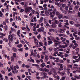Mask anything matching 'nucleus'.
I'll return each mask as SVG.
<instances>
[{
  "mask_svg": "<svg viewBox=\"0 0 80 80\" xmlns=\"http://www.w3.org/2000/svg\"><path fill=\"white\" fill-rule=\"evenodd\" d=\"M30 10H31V11L33 13L35 12V11L33 10V9H32V8L31 7L26 8H25L24 11L26 13H29V12H30Z\"/></svg>",
  "mask_w": 80,
  "mask_h": 80,
  "instance_id": "obj_1",
  "label": "nucleus"
},
{
  "mask_svg": "<svg viewBox=\"0 0 80 80\" xmlns=\"http://www.w3.org/2000/svg\"><path fill=\"white\" fill-rule=\"evenodd\" d=\"M15 35L14 34H12V35H10L8 36V39L9 42V43H8V44L10 45L11 42H13V36L15 37Z\"/></svg>",
  "mask_w": 80,
  "mask_h": 80,
  "instance_id": "obj_2",
  "label": "nucleus"
},
{
  "mask_svg": "<svg viewBox=\"0 0 80 80\" xmlns=\"http://www.w3.org/2000/svg\"><path fill=\"white\" fill-rule=\"evenodd\" d=\"M17 69H18V68H19V67H18V65H16V66H14V67L12 71L13 73L15 74L18 73V70H17Z\"/></svg>",
  "mask_w": 80,
  "mask_h": 80,
  "instance_id": "obj_3",
  "label": "nucleus"
},
{
  "mask_svg": "<svg viewBox=\"0 0 80 80\" xmlns=\"http://www.w3.org/2000/svg\"><path fill=\"white\" fill-rule=\"evenodd\" d=\"M56 11H57V9L55 8H54V10L53 12H50L49 15L51 16V17H54V15H55V12H56Z\"/></svg>",
  "mask_w": 80,
  "mask_h": 80,
  "instance_id": "obj_4",
  "label": "nucleus"
},
{
  "mask_svg": "<svg viewBox=\"0 0 80 80\" xmlns=\"http://www.w3.org/2000/svg\"><path fill=\"white\" fill-rule=\"evenodd\" d=\"M48 59H49V58L48 56L45 55V59H44L45 61L46 62H48Z\"/></svg>",
  "mask_w": 80,
  "mask_h": 80,
  "instance_id": "obj_5",
  "label": "nucleus"
},
{
  "mask_svg": "<svg viewBox=\"0 0 80 80\" xmlns=\"http://www.w3.org/2000/svg\"><path fill=\"white\" fill-rule=\"evenodd\" d=\"M34 43H35V44H37L36 45H38V41L37 39L34 38Z\"/></svg>",
  "mask_w": 80,
  "mask_h": 80,
  "instance_id": "obj_6",
  "label": "nucleus"
},
{
  "mask_svg": "<svg viewBox=\"0 0 80 80\" xmlns=\"http://www.w3.org/2000/svg\"><path fill=\"white\" fill-rule=\"evenodd\" d=\"M65 29L64 28L62 29L59 30V32L60 33H63V32H65Z\"/></svg>",
  "mask_w": 80,
  "mask_h": 80,
  "instance_id": "obj_7",
  "label": "nucleus"
},
{
  "mask_svg": "<svg viewBox=\"0 0 80 80\" xmlns=\"http://www.w3.org/2000/svg\"><path fill=\"white\" fill-rule=\"evenodd\" d=\"M63 14H60L58 16V18H59V19H61V18H63Z\"/></svg>",
  "mask_w": 80,
  "mask_h": 80,
  "instance_id": "obj_8",
  "label": "nucleus"
},
{
  "mask_svg": "<svg viewBox=\"0 0 80 80\" xmlns=\"http://www.w3.org/2000/svg\"><path fill=\"white\" fill-rule=\"evenodd\" d=\"M53 43V42L52 41H48V45H51V44H52Z\"/></svg>",
  "mask_w": 80,
  "mask_h": 80,
  "instance_id": "obj_9",
  "label": "nucleus"
},
{
  "mask_svg": "<svg viewBox=\"0 0 80 80\" xmlns=\"http://www.w3.org/2000/svg\"><path fill=\"white\" fill-rule=\"evenodd\" d=\"M58 65L59 66H60V68H62V70H63V64H60V63H58Z\"/></svg>",
  "mask_w": 80,
  "mask_h": 80,
  "instance_id": "obj_10",
  "label": "nucleus"
},
{
  "mask_svg": "<svg viewBox=\"0 0 80 80\" xmlns=\"http://www.w3.org/2000/svg\"><path fill=\"white\" fill-rule=\"evenodd\" d=\"M58 73H59V74L61 75V76H63L65 74V73L60 72V71H58Z\"/></svg>",
  "mask_w": 80,
  "mask_h": 80,
  "instance_id": "obj_11",
  "label": "nucleus"
},
{
  "mask_svg": "<svg viewBox=\"0 0 80 80\" xmlns=\"http://www.w3.org/2000/svg\"><path fill=\"white\" fill-rule=\"evenodd\" d=\"M74 45L75 46L73 47L72 48H73V49H75L77 47H78V44L77 43H74Z\"/></svg>",
  "mask_w": 80,
  "mask_h": 80,
  "instance_id": "obj_12",
  "label": "nucleus"
},
{
  "mask_svg": "<svg viewBox=\"0 0 80 80\" xmlns=\"http://www.w3.org/2000/svg\"><path fill=\"white\" fill-rule=\"evenodd\" d=\"M54 42H55V45H56V46L57 45H58V41H57L56 40H54Z\"/></svg>",
  "mask_w": 80,
  "mask_h": 80,
  "instance_id": "obj_13",
  "label": "nucleus"
},
{
  "mask_svg": "<svg viewBox=\"0 0 80 80\" xmlns=\"http://www.w3.org/2000/svg\"><path fill=\"white\" fill-rule=\"evenodd\" d=\"M67 72L68 73V75H70V71H69V70H70V69L67 68Z\"/></svg>",
  "mask_w": 80,
  "mask_h": 80,
  "instance_id": "obj_14",
  "label": "nucleus"
},
{
  "mask_svg": "<svg viewBox=\"0 0 80 80\" xmlns=\"http://www.w3.org/2000/svg\"><path fill=\"white\" fill-rule=\"evenodd\" d=\"M79 7V6H76L74 8L75 10H76V11H77V10H78Z\"/></svg>",
  "mask_w": 80,
  "mask_h": 80,
  "instance_id": "obj_15",
  "label": "nucleus"
},
{
  "mask_svg": "<svg viewBox=\"0 0 80 80\" xmlns=\"http://www.w3.org/2000/svg\"><path fill=\"white\" fill-rule=\"evenodd\" d=\"M51 27H52V28H55L57 27V25L55 24V23L52 24V25H51Z\"/></svg>",
  "mask_w": 80,
  "mask_h": 80,
  "instance_id": "obj_16",
  "label": "nucleus"
},
{
  "mask_svg": "<svg viewBox=\"0 0 80 80\" xmlns=\"http://www.w3.org/2000/svg\"><path fill=\"white\" fill-rule=\"evenodd\" d=\"M61 40H62V42H65V40H66V38H63V37H62L61 38Z\"/></svg>",
  "mask_w": 80,
  "mask_h": 80,
  "instance_id": "obj_17",
  "label": "nucleus"
},
{
  "mask_svg": "<svg viewBox=\"0 0 80 80\" xmlns=\"http://www.w3.org/2000/svg\"><path fill=\"white\" fill-rule=\"evenodd\" d=\"M20 30H18V31L17 32V34L18 35V37H20Z\"/></svg>",
  "mask_w": 80,
  "mask_h": 80,
  "instance_id": "obj_18",
  "label": "nucleus"
},
{
  "mask_svg": "<svg viewBox=\"0 0 80 80\" xmlns=\"http://www.w3.org/2000/svg\"><path fill=\"white\" fill-rule=\"evenodd\" d=\"M44 70L45 72H49V69H47L46 68H44Z\"/></svg>",
  "mask_w": 80,
  "mask_h": 80,
  "instance_id": "obj_19",
  "label": "nucleus"
},
{
  "mask_svg": "<svg viewBox=\"0 0 80 80\" xmlns=\"http://www.w3.org/2000/svg\"><path fill=\"white\" fill-rule=\"evenodd\" d=\"M12 50L14 51V52H17V49L14 47L12 48Z\"/></svg>",
  "mask_w": 80,
  "mask_h": 80,
  "instance_id": "obj_20",
  "label": "nucleus"
},
{
  "mask_svg": "<svg viewBox=\"0 0 80 80\" xmlns=\"http://www.w3.org/2000/svg\"><path fill=\"white\" fill-rule=\"evenodd\" d=\"M42 42H44V45L45 46H47V45H48V43L47 42L45 41L44 40H43Z\"/></svg>",
  "mask_w": 80,
  "mask_h": 80,
  "instance_id": "obj_21",
  "label": "nucleus"
},
{
  "mask_svg": "<svg viewBox=\"0 0 80 80\" xmlns=\"http://www.w3.org/2000/svg\"><path fill=\"white\" fill-rule=\"evenodd\" d=\"M56 15L58 16L59 15H60V13L59 12H58V11H56Z\"/></svg>",
  "mask_w": 80,
  "mask_h": 80,
  "instance_id": "obj_22",
  "label": "nucleus"
},
{
  "mask_svg": "<svg viewBox=\"0 0 80 80\" xmlns=\"http://www.w3.org/2000/svg\"><path fill=\"white\" fill-rule=\"evenodd\" d=\"M59 23V21L57 20H55L54 23H56V24H58Z\"/></svg>",
  "mask_w": 80,
  "mask_h": 80,
  "instance_id": "obj_23",
  "label": "nucleus"
},
{
  "mask_svg": "<svg viewBox=\"0 0 80 80\" xmlns=\"http://www.w3.org/2000/svg\"><path fill=\"white\" fill-rule=\"evenodd\" d=\"M38 32H42V29L39 28L38 29Z\"/></svg>",
  "mask_w": 80,
  "mask_h": 80,
  "instance_id": "obj_24",
  "label": "nucleus"
},
{
  "mask_svg": "<svg viewBox=\"0 0 80 80\" xmlns=\"http://www.w3.org/2000/svg\"><path fill=\"white\" fill-rule=\"evenodd\" d=\"M74 25L76 27H80V24H74Z\"/></svg>",
  "mask_w": 80,
  "mask_h": 80,
  "instance_id": "obj_25",
  "label": "nucleus"
},
{
  "mask_svg": "<svg viewBox=\"0 0 80 80\" xmlns=\"http://www.w3.org/2000/svg\"><path fill=\"white\" fill-rule=\"evenodd\" d=\"M12 32H13V28H12V27H11V31L9 32V34H11V33H12Z\"/></svg>",
  "mask_w": 80,
  "mask_h": 80,
  "instance_id": "obj_26",
  "label": "nucleus"
},
{
  "mask_svg": "<svg viewBox=\"0 0 80 80\" xmlns=\"http://www.w3.org/2000/svg\"><path fill=\"white\" fill-rule=\"evenodd\" d=\"M17 47L18 48H20V47H22V44H18L17 45Z\"/></svg>",
  "mask_w": 80,
  "mask_h": 80,
  "instance_id": "obj_27",
  "label": "nucleus"
},
{
  "mask_svg": "<svg viewBox=\"0 0 80 80\" xmlns=\"http://www.w3.org/2000/svg\"><path fill=\"white\" fill-rule=\"evenodd\" d=\"M55 71H56L55 69L54 68H53V72L54 73V74H55V75H57V72H55Z\"/></svg>",
  "mask_w": 80,
  "mask_h": 80,
  "instance_id": "obj_28",
  "label": "nucleus"
},
{
  "mask_svg": "<svg viewBox=\"0 0 80 80\" xmlns=\"http://www.w3.org/2000/svg\"><path fill=\"white\" fill-rule=\"evenodd\" d=\"M20 42L21 43H22V44H23V45H24L25 44V43L23 41V40H21Z\"/></svg>",
  "mask_w": 80,
  "mask_h": 80,
  "instance_id": "obj_29",
  "label": "nucleus"
},
{
  "mask_svg": "<svg viewBox=\"0 0 80 80\" xmlns=\"http://www.w3.org/2000/svg\"><path fill=\"white\" fill-rule=\"evenodd\" d=\"M31 54L32 55H33L34 57H37V55H35L34 54V53H33V52H31Z\"/></svg>",
  "mask_w": 80,
  "mask_h": 80,
  "instance_id": "obj_30",
  "label": "nucleus"
},
{
  "mask_svg": "<svg viewBox=\"0 0 80 80\" xmlns=\"http://www.w3.org/2000/svg\"><path fill=\"white\" fill-rule=\"evenodd\" d=\"M55 5H57V6H58V7H60V3H59L58 2H55Z\"/></svg>",
  "mask_w": 80,
  "mask_h": 80,
  "instance_id": "obj_31",
  "label": "nucleus"
},
{
  "mask_svg": "<svg viewBox=\"0 0 80 80\" xmlns=\"http://www.w3.org/2000/svg\"><path fill=\"white\" fill-rule=\"evenodd\" d=\"M62 22H60V24L58 25V26L59 27H62Z\"/></svg>",
  "mask_w": 80,
  "mask_h": 80,
  "instance_id": "obj_32",
  "label": "nucleus"
},
{
  "mask_svg": "<svg viewBox=\"0 0 80 80\" xmlns=\"http://www.w3.org/2000/svg\"><path fill=\"white\" fill-rule=\"evenodd\" d=\"M39 45H40L42 47H43V44L42 43V42H39Z\"/></svg>",
  "mask_w": 80,
  "mask_h": 80,
  "instance_id": "obj_33",
  "label": "nucleus"
},
{
  "mask_svg": "<svg viewBox=\"0 0 80 80\" xmlns=\"http://www.w3.org/2000/svg\"><path fill=\"white\" fill-rule=\"evenodd\" d=\"M11 61H12V62H13L14 61V58H13V57H12L11 58Z\"/></svg>",
  "mask_w": 80,
  "mask_h": 80,
  "instance_id": "obj_34",
  "label": "nucleus"
},
{
  "mask_svg": "<svg viewBox=\"0 0 80 80\" xmlns=\"http://www.w3.org/2000/svg\"><path fill=\"white\" fill-rule=\"evenodd\" d=\"M78 58V56H73L72 58H74V59H75V60H77V58Z\"/></svg>",
  "mask_w": 80,
  "mask_h": 80,
  "instance_id": "obj_35",
  "label": "nucleus"
},
{
  "mask_svg": "<svg viewBox=\"0 0 80 80\" xmlns=\"http://www.w3.org/2000/svg\"><path fill=\"white\" fill-rule=\"evenodd\" d=\"M33 29L32 30L33 31H36L37 28L35 26H33Z\"/></svg>",
  "mask_w": 80,
  "mask_h": 80,
  "instance_id": "obj_36",
  "label": "nucleus"
},
{
  "mask_svg": "<svg viewBox=\"0 0 80 80\" xmlns=\"http://www.w3.org/2000/svg\"><path fill=\"white\" fill-rule=\"evenodd\" d=\"M33 33L35 35H37L38 34V32L37 31H34Z\"/></svg>",
  "mask_w": 80,
  "mask_h": 80,
  "instance_id": "obj_37",
  "label": "nucleus"
},
{
  "mask_svg": "<svg viewBox=\"0 0 80 80\" xmlns=\"http://www.w3.org/2000/svg\"><path fill=\"white\" fill-rule=\"evenodd\" d=\"M66 22L65 23V25H69L68 21V20H66Z\"/></svg>",
  "mask_w": 80,
  "mask_h": 80,
  "instance_id": "obj_38",
  "label": "nucleus"
},
{
  "mask_svg": "<svg viewBox=\"0 0 80 80\" xmlns=\"http://www.w3.org/2000/svg\"><path fill=\"white\" fill-rule=\"evenodd\" d=\"M0 35H2V36H3V37H5V34H3L2 32H0Z\"/></svg>",
  "mask_w": 80,
  "mask_h": 80,
  "instance_id": "obj_39",
  "label": "nucleus"
},
{
  "mask_svg": "<svg viewBox=\"0 0 80 80\" xmlns=\"http://www.w3.org/2000/svg\"><path fill=\"white\" fill-rule=\"evenodd\" d=\"M37 49L34 50V55H37Z\"/></svg>",
  "mask_w": 80,
  "mask_h": 80,
  "instance_id": "obj_40",
  "label": "nucleus"
},
{
  "mask_svg": "<svg viewBox=\"0 0 80 80\" xmlns=\"http://www.w3.org/2000/svg\"><path fill=\"white\" fill-rule=\"evenodd\" d=\"M3 16V13H2V11H0V17H2Z\"/></svg>",
  "mask_w": 80,
  "mask_h": 80,
  "instance_id": "obj_41",
  "label": "nucleus"
},
{
  "mask_svg": "<svg viewBox=\"0 0 80 80\" xmlns=\"http://www.w3.org/2000/svg\"><path fill=\"white\" fill-rule=\"evenodd\" d=\"M49 31L50 32H54V29L52 28L50 29Z\"/></svg>",
  "mask_w": 80,
  "mask_h": 80,
  "instance_id": "obj_42",
  "label": "nucleus"
},
{
  "mask_svg": "<svg viewBox=\"0 0 80 80\" xmlns=\"http://www.w3.org/2000/svg\"><path fill=\"white\" fill-rule=\"evenodd\" d=\"M52 19L53 21V20H57V17L54 18L53 17L52 18Z\"/></svg>",
  "mask_w": 80,
  "mask_h": 80,
  "instance_id": "obj_43",
  "label": "nucleus"
},
{
  "mask_svg": "<svg viewBox=\"0 0 80 80\" xmlns=\"http://www.w3.org/2000/svg\"><path fill=\"white\" fill-rule=\"evenodd\" d=\"M68 68H72V65H68Z\"/></svg>",
  "mask_w": 80,
  "mask_h": 80,
  "instance_id": "obj_44",
  "label": "nucleus"
},
{
  "mask_svg": "<svg viewBox=\"0 0 80 80\" xmlns=\"http://www.w3.org/2000/svg\"><path fill=\"white\" fill-rule=\"evenodd\" d=\"M41 28L42 32H44V28L43 26H42L41 27Z\"/></svg>",
  "mask_w": 80,
  "mask_h": 80,
  "instance_id": "obj_45",
  "label": "nucleus"
},
{
  "mask_svg": "<svg viewBox=\"0 0 80 80\" xmlns=\"http://www.w3.org/2000/svg\"><path fill=\"white\" fill-rule=\"evenodd\" d=\"M62 18H66V19H68V17L66 16H64V17H63Z\"/></svg>",
  "mask_w": 80,
  "mask_h": 80,
  "instance_id": "obj_46",
  "label": "nucleus"
},
{
  "mask_svg": "<svg viewBox=\"0 0 80 80\" xmlns=\"http://www.w3.org/2000/svg\"><path fill=\"white\" fill-rule=\"evenodd\" d=\"M50 51H52V50H53V48H50L48 49Z\"/></svg>",
  "mask_w": 80,
  "mask_h": 80,
  "instance_id": "obj_47",
  "label": "nucleus"
},
{
  "mask_svg": "<svg viewBox=\"0 0 80 80\" xmlns=\"http://www.w3.org/2000/svg\"><path fill=\"white\" fill-rule=\"evenodd\" d=\"M63 48H65L68 47V46L67 45V44H65V45H63Z\"/></svg>",
  "mask_w": 80,
  "mask_h": 80,
  "instance_id": "obj_48",
  "label": "nucleus"
},
{
  "mask_svg": "<svg viewBox=\"0 0 80 80\" xmlns=\"http://www.w3.org/2000/svg\"><path fill=\"white\" fill-rule=\"evenodd\" d=\"M37 37L39 40L40 39V38H41V36L40 34H39L38 36Z\"/></svg>",
  "mask_w": 80,
  "mask_h": 80,
  "instance_id": "obj_49",
  "label": "nucleus"
},
{
  "mask_svg": "<svg viewBox=\"0 0 80 80\" xmlns=\"http://www.w3.org/2000/svg\"><path fill=\"white\" fill-rule=\"evenodd\" d=\"M45 78H46V76L44 75V76H43L41 78V79H42Z\"/></svg>",
  "mask_w": 80,
  "mask_h": 80,
  "instance_id": "obj_50",
  "label": "nucleus"
},
{
  "mask_svg": "<svg viewBox=\"0 0 80 80\" xmlns=\"http://www.w3.org/2000/svg\"><path fill=\"white\" fill-rule=\"evenodd\" d=\"M43 22V20L42 19H40V20H39V23H42Z\"/></svg>",
  "mask_w": 80,
  "mask_h": 80,
  "instance_id": "obj_51",
  "label": "nucleus"
},
{
  "mask_svg": "<svg viewBox=\"0 0 80 80\" xmlns=\"http://www.w3.org/2000/svg\"><path fill=\"white\" fill-rule=\"evenodd\" d=\"M59 62L60 63H63L64 61L62 60H60Z\"/></svg>",
  "mask_w": 80,
  "mask_h": 80,
  "instance_id": "obj_52",
  "label": "nucleus"
},
{
  "mask_svg": "<svg viewBox=\"0 0 80 80\" xmlns=\"http://www.w3.org/2000/svg\"><path fill=\"white\" fill-rule=\"evenodd\" d=\"M73 45H74V44L73 43H72L71 44H70L69 46V47L70 48H72V47L73 46Z\"/></svg>",
  "mask_w": 80,
  "mask_h": 80,
  "instance_id": "obj_53",
  "label": "nucleus"
},
{
  "mask_svg": "<svg viewBox=\"0 0 80 80\" xmlns=\"http://www.w3.org/2000/svg\"><path fill=\"white\" fill-rule=\"evenodd\" d=\"M73 20H74V21H75V22H77V18H73Z\"/></svg>",
  "mask_w": 80,
  "mask_h": 80,
  "instance_id": "obj_54",
  "label": "nucleus"
},
{
  "mask_svg": "<svg viewBox=\"0 0 80 80\" xmlns=\"http://www.w3.org/2000/svg\"><path fill=\"white\" fill-rule=\"evenodd\" d=\"M18 50L19 51H20V52H22V51H23V48L18 49Z\"/></svg>",
  "mask_w": 80,
  "mask_h": 80,
  "instance_id": "obj_55",
  "label": "nucleus"
},
{
  "mask_svg": "<svg viewBox=\"0 0 80 80\" xmlns=\"http://www.w3.org/2000/svg\"><path fill=\"white\" fill-rule=\"evenodd\" d=\"M37 18L36 17H34L33 18V20L34 21V22H37V19H36Z\"/></svg>",
  "mask_w": 80,
  "mask_h": 80,
  "instance_id": "obj_56",
  "label": "nucleus"
},
{
  "mask_svg": "<svg viewBox=\"0 0 80 80\" xmlns=\"http://www.w3.org/2000/svg\"><path fill=\"white\" fill-rule=\"evenodd\" d=\"M4 28H5V30H7V29H8V27L6 25V26H5Z\"/></svg>",
  "mask_w": 80,
  "mask_h": 80,
  "instance_id": "obj_57",
  "label": "nucleus"
},
{
  "mask_svg": "<svg viewBox=\"0 0 80 80\" xmlns=\"http://www.w3.org/2000/svg\"><path fill=\"white\" fill-rule=\"evenodd\" d=\"M36 62L37 63H38V64H39V63H40V60H37L36 61Z\"/></svg>",
  "mask_w": 80,
  "mask_h": 80,
  "instance_id": "obj_58",
  "label": "nucleus"
},
{
  "mask_svg": "<svg viewBox=\"0 0 80 80\" xmlns=\"http://www.w3.org/2000/svg\"><path fill=\"white\" fill-rule=\"evenodd\" d=\"M25 67H26V68H29L30 66H29L28 65H25Z\"/></svg>",
  "mask_w": 80,
  "mask_h": 80,
  "instance_id": "obj_59",
  "label": "nucleus"
},
{
  "mask_svg": "<svg viewBox=\"0 0 80 80\" xmlns=\"http://www.w3.org/2000/svg\"><path fill=\"white\" fill-rule=\"evenodd\" d=\"M65 78L64 77H62V79H60V80H65Z\"/></svg>",
  "mask_w": 80,
  "mask_h": 80,
  "instance_id": "obj_60",
  "label": "nucleus"
},
{
  "mask_svg": "<svg viewBox=\"0 0 80 80\" xmlns=\"http://www.w3.org/2000/svg\"><path fill=\"white\" fill-rule=\"evenodd\" d=\"M13 55L14 57H16V55H17V54L16 53H13Z\"/></svg>",
  "mask_w": 80,
  "mask_h": 80,
  "instance_id": "obj_61",
  "label": "nucleus"
},
{
  "mask_svg": "<svg viewBox=\"0 0 80 80\" xmlns=\"http://www.w3.org/2000/svg\"><path fill=\"white\" fill-rule=\"evenodd\" d=\"M72 80H77V79L76 78H74L72 77L71 78Z\"/></svg>",
  "mask_w": 80,
  "mask_h": 80,
  "instance_id": "obj_62",
  "label": "nucleus"
},
{
  "mask_svg": "<svg viewBox=\"0 0 80 80\" xmlns=\"http://www.w3.org/2000/svg\"><path fill=\"white\" fill-rule=\"evenodd\" d=\"M65 9L66 10H68V6H66Z\"/></svg>",
  "mask_w": 80,
  "mask_h": 80,
  "instance_id": "obj_63",
  "label": "nucleus"
},
{
  "mask_svg": "<svg viewBox=\"0 0 80 80\" xmlns=\"http://www.w3.org/2000/svg\"><path fill=\"white\" fill-rule=\"evenodd\" d=\"M63 45H59V47L60 48H63Z\"/></svg>",
  "mask_w": 80,
  "mask_h": 80,
  "instance_id": "obj_64",
  "label": "nucleus"
}]
</instances>
